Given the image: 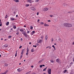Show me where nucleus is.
Here are the masks:
<instances>
[{"mask_svg": "<svg viewBox=\"0 0 74 74\" xmlns=\"http://www.w3.org/2000/svg\"><path fill=\"white\" fill-rule=\"evenodd\" d=\"M39 0H36V1H38Z\"/></svg>", "mask_w": 74, "mask_h": 74, "instance_id": "63", "label": "nucleus"}, {"mask_svg": "<svg viewBox=\"0 0 74 74\" xmlns=\"http://www.w3.org/2000/svg\"><path fill=\"white\" fill-rule=\"evenodd\" d=\"M58 40L60 41V42H62V40H61V38H59L58 39Z\"/></svg>", "mask_w": 74, "mask_h": 74, "instance_id": "19", "label": "nucleus"}, {"mask_svg": "<svg viewBox=\"0 0 74 74\" xmlns=\"http://www.w3.org/2000/svg\"><path fill=\"white\" fill-rule=\"evenodd\" d=\"M26 33V32H25V31L23 32L22 33V34H23V35H24V34H25Z\"/></svg>", "mask_w": 74, "mask_h": 74, "instance_id": "18", "label": "nucleus"}, {"mask_svg": "<svg viewBox=\"0 0 74 74\" xmlns=\"http://www.w3.org/2000/svg\"><path fill=\"white\" fill-rule=\"evenodd\" d=\"M24 35L25 36V37H27L28 36V35H27L26 33V34H24Z\"/></svg>", "mask_w": 74, "mask_h": 74, "instance_id": "11", "label": "nucleus"}, {"mask_svg": "<svg viewBox=\"0 0 74 74\" xmlns=\"http://www.w3.org/2000/svg\"><path fill=\"white\" fill-rule=\"evenodd\" d=\"M44 38V37H43V36H42V37H41V38L42 39V38Z\"/></svg>", "mask_w": 74, "mask_h": 74, "instance_id": "51", "label": "nucleus"}, {"mask_svg": "<svg viewBox=\"0 0 74 74\" xmlns=\"http://www.w3.org/2000/svg\"><path fill=\"white\" fill-rule=\"evenodd\" d=\"M18 15H16V17H18Z\"/></svg>", "mask_w": 74, "mask_h": 74, "instance_id": "57", "label": "nucleus"}, {"mask_svg": "<svg viewBox=\"0 0 74 74\" xmlns=\"http://www.w3.org/2000/svg\"><path fill=\"white\" fill-rule=\"evenodd\" d=\"M38 22H39V21H40V20H39V19L38 20Z\"/></svg>", "mask_w": 74, "mask_h": 74, "instance_id": "60", "label": "nucleus"}, {"mask_svg": "<svg viewBox=\"0 0 74 74\" xmlns=\"http://www.w3.org/2000/svg\"><path fill=\"white\" fill-rule=\"evenodd\" d=\"M31 67H32V68L34 67V66H31Z\"/></svg>", "mask_w": 74, "mask_h": 74, "instance_id": "54", "label": "nucleus"}, {"mask_svg": "<svg viewBox=\"0 0 74 74\" xmlns=\"http://www.w3.org/2000/svg\"><path fill=\"white\" fill-rule=\"evenodd\" d=\"M14 18H11V21H14Z\"/></svg>", "mask_w": 74, "mask_h": 74, "instance_id": "28", "label": "nucleus"}, {"mask_svg": "<svg viewBox=\"0 0 74 74\" xmlns=\"http://www.w3.org/2000/svg\"><path fill=\"white\" fill-rule=\"evenodd\" d=\"M42 66H43V67H44V66H45V65H44V64L42 65Z\"/></svg>", "mask_w": 74, "mask_h": 74, "instance_id": "58", "label": "nucleus"}, {"mask_svg": "<svg viewBox=\"0 0 74 74\" xmlns=\"http://www.w3.org/2000/svg\"><path fill=\"white\" fill-rule=\"evenodd\" d=\"M37 15H39V13L38 12L37 13Z\"/></svg>", "mask_w": 74, "mask_h": 74, "instance_id": "44", "label": "nucleus"}, {"mask_svg": "<svg viewBox=\"0 0 74 74\" xmlns=\"http://www.w3.org/2000/svg\"><path fill=\"white\" fill-rule=\"evenodd\" d=\"M30 8L32 10H33V11H36V8L34 7H32Z\"/></svg>", "mask_w": 74, "mask_h": 74, "instance_id": "5", "label": "nucleus"}, {"mask_svg": "<svg viewBox=\"0 0 74 74\" xmlns=\"http://www.w3.org/2000/svg\"><path fill=\"white\" fill-rule=\"evenodd\" d=\"M20 31L21 32H23L24 31V30H23V29L22 28L20 29Z\"/></svg>", "mask_w": 74, "mask_h": 74, "instance_id": "9", "label": "nucleus"}, {"mask_svg": "<svg viewBox=\"0 0 74 74\" xmlns=\"http://www.w3.org/2000/svg\"><path fill=\"white\" fill-rule=\"evenodd\" d=\"M48 38V35H46L45 37V40H47Z\"/></svg>", "mask_w": 74, "mask_h": 74, "instance_id": "12", "label": "nucleus"}, {"mask_svg": "<svg viewBox=\"0 0 74 74\" xmlns=\"http://www.w3.org/2000/svg\"><path fill=\"white\" fill-rule=\"evenodd\" d=\"M31 73V71H29V72L26 73V74H29Z\"/></svg>", "mask_w": 74, "mask_h": 74, "instance_id": "21", "label": "nucleus"}, {"mask_svg": "<svg viewBox=\"0 0 74 74\" xmlns=\"http://www.w3.org/2000/svg\"><path fill=\"white\" fill-rule=\"evenodd\" d=\"M56 62L58 63H60V60L59 59H57L56 60Z\"/></svg>", "mask_w": 74, "mask_h": 74, "instance_id": "7", "label": "nucleus"}, {"mask_svg": "<svg viewBox=\"0 0 74 74\" xmlns=\"http://www.w3.org/2000/svg\"><path fill=\"white\" fill-rule=\"evenodd\" d=\"M4 47H5V48H6L8 47V45H4Z\"/></svg>", "mask_w": 74, "mask_h": 74, "instance_id": "24", "label": "nucleus"}, {"mask_svg": "<svg viewBox=\"0 0 74 74\" xmlns=\"http://www.w3.org/2000/svg\"><path fill=\"white\" fill-rule=\"evenodd\" d=\"M31 52H34V49H32L31 50Z\"/></svg>", "mask_w": 74, "mask_h": 74, "instance_id": "22", "label": "nucleus"}, {"mask_svg": "<svg viewBox=\"0 0 74 74\" xmlns=\"http://www.w3.org/2000/svg\"><path fill=\"white\" fill-rule=\"evenodd\" d=\"M67 71V70H65L64 71H63V73L64 74H65V73H66V72Z\"/></svg>", "mask_w": 74, "mask_h": 74, "instance_id": "14", "label": "nucleus"}, {"mask_svg": "<svg viewBox=\"0 0 74 74\" xmlns=\"http://www.w3.org/2000/svg\"><path fill=\"white\" fill-rule=\"evenodd\" d=\"M16 14V12H14V14Z\"/></svg>", "mask_w": 74, "mask_h": 74, "instance_id": "52", "label": "nucleus"}, {"mask_svg": "<svg viewBox=\"0 0 74 74\" xmlns=\"http://www.w3.org/2000/svg\"><path fill=\"white\" fill-rule=\"evenodd\" d=\"M7 18V15L5 16V18Z\"/></svg>", "mask_w": 74, "mask_h": 74, "instance_id": "40", "label": "nucleus"}, {"mask_svg": "<svg viewBox=\"0 0 74 74\" xmlns=\"http://www.w3.org/2000/svg\"><path fill=\"white\" fill-rule=\"evenodd\" d=\"M26 27V25H25L24 26V27Z\"/></svg>", "mask_w": 74, "mask_h": 74, "instance_id": "56", "label": "nucleus"}, {"mask_svg": "<svg viewBox=\"0 0 74 74\" xmlns=\"http://www.w3.org/2000/svg\"><path fill=\"white\" fill-rule=\"evenodd\" d=\"M22 55L21 56L20 58V59H22Z\"/></svg>", "mask_w": 74, "mask_h": 74, "instance_id": "36", "label": "nucleus"}, {"mask_svg": "<svg viewBox=\"0 0 74 74\" xmlns=\"http://www.w3.org/2000/svg\"><path fill=\"white\" fill-rule=\"evenodd\" d=\"M51 41H53V39L52 38L51 39Z\"/></svg>", "mask_w": 74, "mask_h": 74, "instance_id": "47", "label": "nucleus"}, {"mask_svg": "<svg viewBox=\"0 0 74 74\" xmlns=\"http://www.w3.org/2000/svg\"><path fill=\"white\" fill-rule=\"evenodd\" d=\"M50 16V17H51V18H52L53 17V15H49Z\"/></svg>", "mask_w": 74, "mask_h": 74, "instance_id": "25", "label": "nucleus"}, {"mask_svg": "<svg viewBox=\"0 0 74 74\" xmlns=\"http://www.w3.org/2000/svg\"><path fill=\"white\" fill-rule=\"evenodd\" d=\"M40 67H41V68H42V65H40Z\"/></svg>", "mask_w": 74, "mask_h": 74, "instance_id": "41", "label": "nucleus"}, {"mask_svg": "<svg viewBox=\"0 0 74 74\" xmlns=\"http://www.w3.org/2000/svg\"><path fill=\"white\" fill-rule=\"evenodd\" d=\"M28 2H29L30 3H32V0H28Z\"/></svg>", "mask_w": 74, "mask_h": 74, "instance_id": "20", "label": "nucleus"}, {"mask_svg": "<svg viewBox=\"0 0 74 74\" xmlns=\"http://www.w3.org/2000/svg\"><path fill=\"white\" fill-rule=\"evenodd\" d=\"M22 46H21L20 47H19V49H21V48H22Z\"/></svg>", "mask_w": 74, "mask_h": 74, "instance_id": "42", "label": "nucleus"}, {"mask_svg": "<svg viewBox=\"0 0 74 74\" xmlns=\"http://www.w3.org/2000/svg\"><path fill=\"white\" fill-rule=\"evenodd\" d=\"M33 47H35V48H36L37 47V46H36V45L34 46V45H33Z\"/></svg>", "mask_w": 74, "mask_h": 74, "instance_id": "37", "label": "nucleus"}, {"mask_svg": "<svg viewBox=\"0 0 74 74\" xmlns=\"http://www.w3.org/2000/svg\"><path fill=\"white\" fill-rule=\"evenodd\" d=\"M13 28H14V29H16V26L14 25L13 26Z\"/></svg>", "mask_w": 74, "mask_h": 74, "instance_id": "27", "label": "nucleus"}, {"mask_svg": "<svg viewBox=\"0 0 74 74\" xmlns=\"http://www.w3.org/2000/svg\"><path fill=\"white\" fill-rule=\"evenodd\" d=\"M48 8H45L43 9L44 11H48Z\"/></svg>", "mask_w": 74, "mask_h": 74, "instance_id": "6", "label": "nucleus"}, {"mask_svg": "<svg viewBox=\"0 0 74 74\" xmlns=\"http://www.w3.org/2000/svg\"><path fill=\"white\" fill-rule=\"evenodd\" d=\"M48 73L49 74H51V69H48Z\"/></svg>", "mask_w": 74, "mask_h": 74, "instance_id": "2", "label": "nucleus"}, {"mask_svg": "<svg viewBox=\"0 0 74 74\" xmlns=\"http://www.w3.org/2000/svg\"><path fill=\"white\" fill-rule=\"evenodd\" d=\"M42 42V40L41 39L38 40H37V42L38 43H41Z\"/></svg>", "mask_w": 74, "mask_h": 74, "instance_id": "3", "label": "nucleus"}, {"mask_svg": "<svg viewBox=\"0 0 74 74\" xmlns=\"http://www.w3.org/2000/svg\"><path fill=\"white\" fill-rule=\"evenodd\" d=\"M32 74H36V73H33Z\"/></svg>", "mask_w": 74, "mask_h": 74, "instance_id": "59", "label": "nucleus"}, {"mask_svg": "<svg viewBox=\"0 0 74 74\" xmlns=\"http://www.w3.org/2000/svg\"><path fill=\"white\" fill-rule=\"evenodd\" d=\"M53 49H54V50H56V48H55V47H54Z\"/></svg>", "mask_w": 74, "mask_h": 74, "instance_id": "50", "label": "nucleus"}, {"mask_svg": "<svg viewBox=\"0 0 74 74\" xmlns=\"http://www.w3.org/2000/svg\"><path fill=\"white\" fill-rule=\"evenodd\" d=\"M44 60V59H42V60H41L38 61V63L39 64H40V63H41V62H42V61H43V60Z\"/></svg>", "mask_w": 74, "mask_h": 74, "instance_id": "4", "label": "nucleus"}, {"mask_svg": "<svg viewBox=\"0 0 74 74\" xmlns=\"http://www.w3.org/2000/svg\"><path fill=\"white\" fill-rule=\"evenodd\" d=\"M73 64V62H71L70 63V64Z\"/></svg>", "mask_w": 74, "mask_h": 74, "instance_id": "43", "label": "nucleus"}, {"mask_svg": "<svg viewBox=\"0 0 74 74\" xmlns=\"http://www.w3.org/2000/svg\"><path fill=\"white\" fill-rule=\"evenodd\" d=\"M11 30H13L12 28H11Z\"/></svg>", "mask_w": 74, "mask_h": 74, "instance_id": "62", "label": "nucleus"}, {"mask_svg": "<svg viewBox=\"0 0 74 74\" xmlns=\"http://www.w3.org/2000/svg\"><path fill=\"white\" fill-rule=\"evenodd\" d=\"M27 52H29V49H28V48L27 49Z\"/></svg>", "mask_w": 74, "mask_h": 74, "instance_id": "33", "label": "nucleus"}, {"mask_svg": "<svg viewBox=\"0 0 74 74\" xmlns=\"http://www.w3.org/2000/svg\"><path fill=\"white\" fill-rule=\"evenodd\" d=\"M72 27V25L69 23H67L66 27Z\"/></svg>", "mask_w": 74, "mask_h": 74, "instance_id": "1", "label": "nucleus"}, {"mask_svg": "<svg viewBox=\"0 0 74 74\" xmlns=\"http://www.w3.org/2000/svg\"><path fill=\"white\" fill-rule=\"evenodd\" d=\"M20 40L22 41V40H23V39L22 38H21L20 39Z\"/></svg>", "mask_w": 74, "mask_h": 74, "instance_id": "49", "label": "nucleus"}, {"mask_svg": "<svg viewBox=\"0 0 74 74\" xmlns=\"http://www.w3.org/2000/svg\"><path fill=\"white\" fill-rule=\"evenodd\" d=\"M29 44H32V43L31 42H30L29 43Z\"/></svg>", "mask_w": 74, "mask_h": 74, "instance_id": "61", "label": "nucleus"}, {"mask_svg": "<svg viewBox=\"0 0 74 74\" xmlns=\"http://www.w3.org/2000/svg\"><path fill=\"white\" fill-rule=\"evenodd\" d=\"M14 1H15V2H16L17 3H18L19 1V0H14Z\"/></svg>", "mask_w": 74, "mask_h": 74, "instance_id": "15", "label": "nucleus"}, {"mask_svg": "<svg viewBox=\"0 0 74 74\" xmlns=\"http://www.w3.org/2000/svg\"><path fill=\"white\" fill-rule=\"evenodd\" d=\"M16 56H17V51H16V53L15 54V57H16Z\"/></svg>", "mask_w": 74, "mask_h": 74, "instance_id": "23", "label": "nucleus"}, {"mask_svg": "<svg viewBox=\"0 0 74 74\" xmlns=\"http://www.w3.org/2000/svg\"><path fill=\"white\" fill-rule=\"evenodd\" d=\"M67 23H65L63 24V26H64V27H66L67 25Z\"/></svg>", "mask_w": 74, "mask_h": 74, "instance_id": "10", "label": "nucleus"}, {"mask_svg": "<svg viewBox=\"0 0 74 74\" xmlns=\"http://www.w3.org/2000/svg\"><path fill=\"white\" fill-rule=\"evenodd\" d=\"M25 51V49H23L22 51V52H24Z\"/></svg>", "mask_w": 74, "mask_h": 74, "instance_id": "26", "label": "nucleus"}, {"mask_svg": "<svg viewBox=\"0 0 74 74\" xmlns=\"http://www.w3.org/2000/svg\"><path fill=\"white\" fill-rule=\"evenodd\" d=\"M35 33V31H34L32 32L31 34V35H33V34Z\"/></svg>", "mask_w": 74, "mask_h": 74, "instance_id": "8", "label": "nucleus"}, {"mask_svg": "<svg viewBox=\"0 0 74 74\" xmlns=\"http://www.w3.org/2000/svg\"><path fill=\"white\" fill-rule=\"evenodd\" d=\"M2 26V24H0V26Z\"/></svg>", "mask_w": 74, "mask_h": 74, "instance_id": "53", "label": "nucleus"}, {"mask_svg": "<svg viewBox=\"0 0 74 74\" xmlns=\"http://www.w3.org/2000/svg\"><path fill=\"white\" fill-rule=\"evenodd\" d=\"M30 28L31 29H33V26H30Z\"/></svg>", "mask_w": 74, "mask_h": 74, "instance_id": "29", "label": "nucleus"}, {"mask_svg": "<svg viewBox=\"0 0 74 74\" xmlns=\"http://www.w3.org/2000/svg\"><path fill=\"white\" fill-rule=\"evenodd\" d=\"M16 34H17V35H18V34H19V32H17L16 33Z\"/></svg>", "mask_w": 74, "mask_h": 74, "instance_id": "45", "label": "nucleus"}, {"mask_svg": "<svg viewBox=\"0 0 74 74\" xmlns=\"http://www.w3.org/2000/svg\"><path fill=\"white\" fill-rule=\"evenodd\" d=\"M51 63H53L54 62V61L53 60H51Z\"/></svg>", "mask_w": 74, "mask_h": 74, "instance_id": "35", "label": "nucleus"}, {"mask_svg": "<svg viewBox=\"0 0 74 74\" xmlns=\"http://www.w3.org/2000/svg\"><path fill=\"white\" fill-rule=\"evenodd\" d=\"M21 55H23V52H22H22L21 53Z\"/></svg>", "mask_w": 74, "mask_h": 74, "instance_id": "46", "label": "nucleus"}, {"mask_svg": "<svg viewBox=\"0 0 74 74\" xmlns=\"http://www.w3.org/2000/svg\"><path fill=\"white\" fill-rule=\"evenodd\" d=\"M9 25V22H8L7 23H6V26H8Z\"/></svg>", "mask_w": 74, "mask_h": 74, "instance_id": "17", "label": "nucleus"}, {"mask_svg": "<svg viewBox=\"0 0 74 74\" xmlns=\"http://www.w3.org/2000/svg\"><path fill=\"white\" fill-rule=\"evenodd\" d=\"M30 33V31H28L27 32V34H29V33Z\"/></svg>", "mask_w": 74, "mask_h": 74, "instance_id": "31", "label": "nucleus"}, {"mask_svg": "<svg viewBox=\"0 0 74 74\" xmlns=\"http://www.w3.org/2000/svg\"><path fill=\"white\" fill-rule=\"evenodd\" d=\"M40 24L41 25H43V22H41L40 23Z\"/></svg>", "mask_w": 74, "mask_h": 74, "instance_id": "38", "label": "nucleus"}, {"mask_svg": "<svg viewBox=\"0 0 74 74\" xmlns=\"http://www.w3.org/2000/svg\"><path fill=\"white\" fill-rule=\"evenodd\" d=\"M44 26H49V25L45 23L44 24Z\"/></svg>", "mask_w": 74, "mask_h": 74, "instance_id": "13", "label": "nucleus"}, {"mask_svg": "<svg viewBox=\"0 0 74 74\" xmlns=\"http://www.w3.org/2000/svg\"><path fill=\"white\" fill-rule=\"evenodd\" d=\"M12 37V36H8V38H10Z\"/></svg>", "mask_w": 74, "mask_h": 74, "instance_id": "34", "label": "nucleus"}, {"mask_svg": "<svg viewBox=\"0 0 74 74\" xmlns=\"http://www.w3.org/2000/svg\"><path fill=\"white\" fill-rule=\"evenodd\" d=\"M8 66V64H4V66L5 67H7Z\"/></svg>", "mask_w": 74, "mask_h": 74, "instance_id": "16", "label": "nucleus"}, {"mask_svg": "<svg viewBox=\"0 0 74 74\" xmlns=\"http://www.w3.org/2000/svg\"><path fill=\"white\" fill-rule=\"evenodd\" d=\"M52 47H53V48L54 47H55V46H54V45H53L52 46Z\"/></svg>", "mask_w": 74, "mask_h": 74, "instance_id": "55", "label": "nucleus"}, {"mask_svg": "<svg viewBox=\"0 0 74 74\" xmlns=\"http://www.w3.org/2000/svg\"><path fill=\"white\" fill-rule=\"evenodd\" d=\"M7 40L6 39H5L4 40V41H6Z\"/></svg>", "mask_w": 74, "mask_h": 74, "instance_id": "64", "label": "nucleus"}, {"mask_svg": "<svg viewBox=\"0 0 74 74\" xmlns=\"http://www.w3.org/2000/svg\"><path fill=\"white\" fill-rule=\"evenodd\" d=\"M28 53H29V52H27L26 53V55H28Z\"/></svg>", "mask_w": 74, "mask_h": 74, "instance_id": "39", "label": "nucleus"}, {"mask_svg": "<svg viewBox=\"0 0 74 74\" xmlns=\"http://www.w3.org/2000/svg\"><path fill=\"white\" fill-rule=\"evenodd\" d=\"M25 6H26V7H28V6H29V4H27Z\"/></svg>", "mask_w": 74, "mask_h": 74, "instance_id": "30", "label": "nucleus"}, {"mask_svg": "<svg viewBox=\"0 0 74 74\" xmlns=\"http://www.w3.org/2000/svg\"><path fill=\"white\" fill-rule=\"evenodd\" d=\"M51 20H49L48 21V22H51Z\"/></svg>", "mask_w": 74, "mask_h": 74, "instance_id": "48", "label": "nucleus"}, {"mask_svg": "<svg viewBox=\"0 0 74 74\" xmlns=\"http://www.w3.org/2000/svg\"><path fill=\"white\" fill-rule=\"evenodd\" d=\"M46 69H47V68L43 69V71H45L46 70Z\"/></svg>", "mask_w": 74, "mask_h": 74, "instance_id": "32", "label": "nucleus"}]
</instances>
